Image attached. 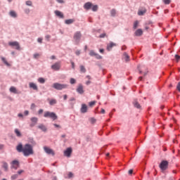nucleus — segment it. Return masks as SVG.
I'll use <instances>...</instances> for the list:
<instances>
[{
	"mask_svg": "<svg viewBox=\"0 0 180 180\" xmlns=\"http://www.w3.org/2000/svg\"><path fill=\"white\" fill-rule=\"evenodd\" d=\"M16 150L18 153H22L25 157H29V155H32L34 153L33 146L29 143L25 144L24 146L22 143H19L16 147Z\"/></svg>",
	"mask_w": 180,
	"mask_h": 180,
	"instance_id": "obj_1",
	"label": "nucleus"
},
{
	"mask_svg": "<svg viewBox=\"0 0 180 180\" xmlns=\"http://www.w3.org/2000/svg\"><path fill=\"white\" fill-rule=\"evenodd\" d=\"M44 117H50V119H52V120H57V119H58V117L56 112H51L49 111H46L44 113Z\"/></svg>",
	"mask_w": 180,
	"mask_h": 180,
	"instance_id": "obj_2",
	"label": "nucleus"
},
{
	"mask_svg": "<svg viewBox=\"0 0 180 180\" xmlns=\"http://www.w3.org/2000/svg\"><path fill=\"white\" fill-rule=\"evenodd\" d=\"M53 88H54V89H57V91H61L63 89H67V88H68V85L60 83H54L53 84Z\"/></svg>",
	"mask_w": 180,
	"mask_h": 180,
	"instance_id": "obj_3",
	"label": "nucleus"
},
{
	"mask_svg": "<svg viewBox=\"0 0 180 180\" xmlns=\"http://www.w3.org/2000/svg\"><path fill=\"white\" fill-rule=\"evenodd\" d=\"M168 161L162 160L159 165V168H160L161 171H167L168 169Z\"/></svg>",
	"mask_w": 180,
	"mask_h": 180,
	"instance_id": "obj_4",
	"label": "nucleus"
},
{
	"mask_svg": "<svg viewBox=\"0 0 180 180\" xmlns=\"http://www.w3.org/2000/svg\"><path fill=\"white\" fill-rule=\"evenodd\" d=\"M51 68L54 70V71H59L60 68H61V62H56L55 64L51 65Z\"/></svg>",
	"mask_w": 180,
	"mask_h": 180,
	"instance_id": "obj_5",
	"label": "nucleus"
},
{
	"mask_svg": "<svg viewBox=\"0 0 180 180\" xmlns=\"http://www.w3.org/2000/svg\"><path fill=\"white\" fill-rule=\"evenodd\" d=\"M81 32H77L75 33L73 39L76 43H79V40H81Z\"/></svg>",
	"mask_w": 180,
	"mask_h": 180,
	"instance_id": "obj_6",
	"label": "nucleus"
},
{
	"mask_svg": "<svg viewBox=\"0 0 180 180\" xmlns=\"http://www.w3.org/2000/svg\"><path fill=\"white\" fill-rule=\"evenodd\" d=\"M8 46L15 47V50H20V45H19V42L18 41L9 42Z\"/></svg>",
	"mask_w": 180,
	"mask_h": 180,
	"instance_id": "obj_7",
	"label": "nucleus"
},
{
	"mask_svg": "<svg viewBox=\"0 0 180 180\" xmlns=\"http://www.w3.org/2000/svg\"><path fill=\"white\" fill-rule=\"evenodd\" d=\"M19 161L18 160H13L11 162V168H13V169H18V168H19Z\"/></svg>",
	"mask_w": 180,
	"mask_h": 180,
	"instance_id": "obj_8",
	"label": "nucleus"
},
{
	"mask_svg": "<svg viewBox=\"0 0 180 180\" xmlns=\"http://www.w3.org/2000/svg\"><path fill=\"white\" fill-rule=\"evenodd\" d=\"M44 150L46 154H49L51 155H54V150H53L51 148H48V147H44Z\"/></svg>",
	"mask_w": 180,
	"mask_h": 180,
	"instance_id": "obj_9",
	"label": "nucleus"
},
{
	"mask_svg": "<svg viewBox=\"0 0 180 180\" xmlns=\"http://www.w3.org/2000/svg\"><path fill=\"white\" fill-rule=\"evenodd\" d=\"M39 119H37V117H34L31 118V122L32 123L30 124V127H34V126H36V124H37V122H38Z\"/></svg>",
	"mask_w": 180,
	"mask_h": 180,
	"instance_id": "obj_10",
	"label": "nucleus"
},
{
	"mask_svg": "<svg viewBox=\"0 0 180 180\" xmlns=\"http://www.w3.org/2000/svg\"><path fill=\"white\" fill-rule=\"evenodd\" d=\"M72 153V149L71 148H68L64 151V155H65V157H71V153Z\"/></svg>",
	"mask_w": 180,
	"mask_h": 180,
	"instance_id": "obj_11",
	"label": "nucleus"
},
{
	"mask_svg": "<svg viewBox=\"0 0 180 180\" xmlns=\"http://www.w3.org/2000/svg\"><path fill=\"white\" fill-rule=\"evenodd\" d=\"M139 70L140 74H142V72H143L144 75H147V72H148V70H147V68H146V66H141V68H139Z\"/></svg>",
	"mask_w": 180,
	"mask_h": 180,
	"instance_id": "obj_12",
	"label": "nucleus"
},
{
	"mask_svg": "<svg viewBox=\"0 0 180 180\" xmlns=\"http://www.w3.org/2000/svg\"><path fill=\"white\" fill-rule=\"evenodd\" d=\"M29 86L30 88H32V89H34V91H38L39 88L37 87V84L33 83V82H30L29 83Z\"/></svg>",
	"mask_w": 180,
	"mask_h": 180,
	"instance_id": "obj_13",
	"label": "nucleus"
},
{
	"mask_svg": "<svg viewBox=\"0 0 180 180\" xmlns=\"http://www.w3.org/2000/svg\"><path fill=\"white\" fill-rule=\"evenodd\" d=\"M54 13L56 16H58V18H60V19H64V14H63V13H61V11H55Z\"/></svg>",
	"mask_w": 180,
	"mask_h": 180,
	"instance_id": "obj_14",
	"label": "nucleus"
},
{
	"mask_svg": "<svg viewBox=\"0 0 180 180\" xmlns=\"http://www.w3.org/2000/svg\"><path fill=\"white\" fill-rule=\"evenodd\" d=\"M86 112H88V106H86L85 104H82L81 108V112L86 113Z\"/></svg>",
	"mask_w": 180,
	"mask_h": 180,
	"instance_id": "obj_15",
	"label": "nucleus"
},
{
	"mask_svg": "<svg viewBox=\"0 0 180 180\" xmlns=\"http://www.w3.org/2000/svg\"><path fill=\"white\" fill-rule=\"evenodd\" d=\"M84 9H86L87 11H89V9H91L92 8V3L87 2L84 6Z\"/></svg>",
	"mask_w": 180,
	"mask_h": 180,
	"instance_id": "obj_16",
	"label": "nucleus"
},
{
	"mask_svg": "<svg viewBox=\"0 0 180 180\" xmlns=\"http://www.w3.org/2000/svg\"><path fill=\"white\" fill-rule=\"evenodd\" d=\"M37 127L42 131H47V127H46V125L43 124H40Z\"/></svg>",
	"mask_w": 180,
	"mask_h": 180,
	"instance_id": "obj_17",
	"label": "nucleus"
},
{
	"mask_svg": "<svg viewBox=\"0 0 180 180\" xmlns=\"http://www.w3.org/2000/svg\"><path fill=\"white\" fill-rule=\"evenodd\" d=\"M77 92H78V94H84V86H82V84H79V86L77 89Z\"/></svg>",
	"mask_w": 180,
	"mask_h": 180,
	"instance_id": "obj_18",
	"label": "nucleus"
},
{
	"mask_svg": "<svg viewBox=\"0 0 180 180\" xmlns=\"http://www.w3.org/2000/svg\"><path fill=\"white\" fill-rule=\"evenodd\" d=\"M115 46H116V44L113 43V42H110L108 46H107V50L108 51H110L112 50V49L113 47H115Z\"/></svg>",
	"mask_w": 180,
	"mask_h": 180,
	"instance_id": "obj_19",
	"label": "nucleus"
},
{
	"mask_svg": "<svg viewBox=\"0 0 180 180\" xmlns=\"http://www.w3.org/2000/svg\"><path fill=\"white\" fill-rule=\"evenodd\" d=\"M133 103L134 108H136V109H141V105H140V103H139V101H137V100H134Z\"/></svg>",
	"mask_w": 180,
	"mask_h": 180,
	"instance_id": "obj_20",
	"label": "nucleus"
},
{
	"mask_svg": "<svg viewBox=\"0 0 180 180\" xmlns=\"http://www.w3.org/2000/svg\"><path fill=\"white\" fill-rule=\"evenodd\" d=\"M135 36H143V30L141 29H138L136 32H135Z\"/></svg>",
	"mask_w": 180,
	"mask_h": 180,
	"instance_id": "obj_21",
	"label": "nucleus"
},
{
	"mask_svg": "<svg viewBox=\"0 0 180 180\" xmlns=\"http://www.w3.org/2000/svg\"><path fill=\"white\" fill-rule=\"evenodd\" d=\"M146 12H147V10H146V8H143V10H139L138 11V15L139 16H143V15H144V13H146Z\"/></svg>",
	"mask_w": 180,
	"mask_h": 180,
	"instance_id": "obj_22",
	"label": "nucleus"
},
{
	"mask_svg": "<svg viewBox=\"0 0 180 180\" xmlns=\"http://www.w3.org/2000/svg\"><path fill=\"white\" fill-rule=\"evenodd\" d=\"M1 60L3 61V63L7 65V67H11V65L9 64V63H8V61L6 60V58L1 57Z\"/></svg>",
	"mask_w": 180,
	"mask_h": 180,
	"instance_id": "obj_23",
	"label": "nucleus"
},
{
	"mask_svg": "<svg viewBox=\"0 0 180 180\" xmlns=\"http://www.w3.org/2000/svg\"><path fill=\"white\" fill-rule=\"evenodd\" d=\"M56 103H57V100H56V98H52L49 100V105H51V106H53V105H56Z\"/></svg>",
	"mask_w": 180,
	"mask_h": 180,
	"instance_id": "obj_24",
	"label": "nucleus"
},
{
	"mask_svg": "<svg viewBox=\"0 0 180 180\" xmlns=\"http://www.w3.org/2000/svg\"><path fill=\"white\" fill-rule=\"evenodd\" d=\"M10 92H12L13 94H18V90L16 89V87L11 86L10 88Z\"/></svg>",
	"mask_w": 180,
	"mask_h": 180,
	"instance_id": "obj_25",
	"label": "nucleus"
},
{
	"mask_svg": "<svg viewBox=\"0 0 180 180\" xmlns=\"http://www.w3.org/2000/svg\"><path fill=\"white\" fill-rule=\"evenodd\" d=\"M9 15L12 18H17V16H18V14H16V12H15L14 11H10Z\"/></svg>",
	"mask_w": 180,
	"mask_h": 180,
	"instance_id": "obj_26",
	"label": "nucleus"
},
{
	"mask_svg": "<svg viewBox=\"0 0 180 180\" xmlns=\"http://www.w3.org/2000/svg\"><path fill=\"white\" fill-rule=\"evenodd\" d=\"M14 131H15V133L17 137H22V134L20 133V131H19V129H15L14 130Z\"/></svg>",
	"mask_w": 180,
	"mask_h": 180,
	"instance_id": "obj_27",
	"label": "nucleus"
},
{
	"mask_svg": "<svg viewBox=\"0 0 180 180\" xmlns=\"http://www.w3.org/2000/svg\"><path fill=\"white\" fill-rule=\"evenodd\" d=\"M73 22H75L74 19H69V20H66L65 21V23L66 25H71V24H72Z\"/></svg>",
	"mask_w": 180,
	"mask_h": 180,
	"instance_id": "obj_28",
	"label": "nucleus"
},
{
	"mask_svg": "<svg viewBox=\"0 0 180 180\" xmlns=\"http://www.w3.org/2000/svg\"><path fill=\"white\" fill-rule=\"evenodd\" d=\"M124 58L127 62L130 61V56H129L127 53H124Z\"/></svg>",
	"mask_w": 180,
	"mask_h": 180,
	"instance_id": "obj_29",
	"label": "nucleus"
},
{
	"mask_svg": "<svg viewBox=\"0 0 180 180\" xmlns=\"http://www.w3.org/2000/svg\"><path fill=\"white\" fill-rule=\"evenodd\" d=\"M91 11H93V12H96V11H98V5H92Z\"/></svg>",
	"mask_w": 180,
	"mask_h": 180,
	"instance_id": "obj_30",
	"label": "nucleus"
},
{
	"mask_svg": "<svg viewBox=\"0 0 180 180\" xmlns=\"http://www.w3.org/2000/svg\"><path fill=\"white\" fill-rule=\"evenodd\" d=\"M38 82H39L40 84H44V82H46V80L43 77H39L38 79Z\"/></svg>",
	"mask_w": 180,
	"mask_h": 180,
	"instance_id": "obj_31",
	"label": "nucleus"
},
{
	"mask_svg": "<svg viewBox=\"0 0 180 180\" xmlns=\"http://www.w3.org/2000/svg\"><path fill=\"white\" fill-rule=\"evenodd\" d=\"M139 20H136L134 22V29H136L137 27H139Z\"/></svg>",
	"mask_w": 180,
	"mask_h": 180,
	"instance_id": "obj_32",
	"label": "nucleus"
},
{
	"mask_svg": "<svg viewBox=\"0 0 180 180\" xmlns=\"http://www.w3.org/2000/svg\"><path fill=\"white\" fill-rule=\"evenodd\" d=\"M80 71L85 73L86 72V69H85V67L84 65H80Z\"/></svg>",
	"mask_w": 180,
	"mask_h": 180,
	"instance_id": "obj_33",
	"label": "nucleus"
},
{
	"mask_svg": "<svg viewBox=\"0 0 180 180\" xmlns=\"http://www.w3.org/2000/svg\"><path fill=\"white\" fill-rule=\"evenodd\" d=\"M110 14H111V16H113V17L116 16V10L115 9H112L110 11Z\"/></svg>",
	"mask_w": 180,
	"mask_h": 180,
	"instance_id": "obj_34",
	"label": "nucleus"
},
{
	"mask_svg": "<svg viewBox=\"0 0 180 180\" xmlns=\"http://www.w3.org/2000/svg\"><path fill=\"white\" fill-rule=\"evenodd\" d=\"M3 168H4L5 171H8V163L4 162L3 163Z\"/></svg>",
	"mask_w": 180,
	"mask_h": 180,
	"instance_id": "obj_35",
	"label": "nucleus"
},
{
	"mask_svg": "<svg viewBox=\"0 0 180 180\" xmlns=\"http://www.w3.org/2000/svg\"><path fill=\"white\" fill-rule=\"evenodd\" d=\"M96 54V53H95V51H92V50L90 51V52H89V56H91V57L95 56Z\"/></svg>",
	"mask_w": 180,
	"mask_h": 180,
	"instance_id": "obj_36",
	"label": "nucleus"
},
{
	"mask_svg": "<svg viewBox=\"0 0 180 180\" xmlns=\"http://www.w3.org/2000/svg\"><path fill=\"white\" fill-rule=\"evenodd\" d=\"M165 5H169L171 4V0H163Z\"/></svg>",
	"mask_w": 180,
	"mask_h": 180,
	"instance_id": "obj_37",
	"label": "nucleus"
},
{
	"mask_svg": "<svg viewBox=\"0 0 180 180\" xmlns=\"http://www.w3.org/2000/svg\"><path fill=\"white\" fill-rule=\"evenodd\" d=\"M96 56V58H97V60L102 59V56L98 53H96V56Z\"/></svg>",
	"mask_w": 180,
	"mask_h": 180,
	"instance_id": "obj_38",
	"label": "nucleus"
},
{
	"mask_svg": "<svg viewBox=\"0 0 180 180\" xmlns=\"http://www.w3.org/2000/svg\"><path fill=\"white\" fill-rule=\"evenodd\" d=\"M175 59H176V62L178 63L180 60V56L175 55Z\"/></svg>",
	"mask_w": 180,
	"mask_h": 180,
	"instance_id": "obj_39",
	"label": "nucleus"
},
{
	"mask_svg": "<svg viewBox=\"0 0 180 180\" xmlns=\"http://www.w3.org/2000/svg\"><path fill=\"white\" fill-rule=\"evenodd\" d=\"M32 1H26V5H27V6H32Z\"/></svg>",
	"mask_w": 180,
	"mask_h": 180,
	"instance_id": "obj_40",
	"label": "nucleus"
},
{
	"mask_svg": "<svg viewBox=\"0 0 180 180\" xmlns=\"http://www.w3.org/2000/svg\"><path fill=\"white\" fill-rule=\"evenodd\" d=\"M95 103H96V101H91L89 105V106L92 107L95 105Z\"/></svg>",
	"mask_w": 180,
	"mask_h": 180,
	"instance_id": "obj_41",
	"label": "nucleus"
},
{
	"mask_svg": "<svg viewBox=\"0 0 180 180\" xmlns=\"http://www.w3.org/2000/svg\"><path fill=\"white\" fill-rule=\"evenodd\" d=\"M75 82H76L75 79H74V78L70 79V84H75Z\"/></svg>",
	"mask_w": 180,
	"mask_h": 180,
	"instance_id": "obj_42",
	"label": "nucleus"
},
{
	"mask_svg": "<svg viewBox=\"0 0 180 180\" xmlns=\"http://www.w3.org/2000/svg\"><path fill=\"white\" fill-rule=\"evenodd\" d=\"M17 178H18V174H14L11 176V179L13 180L17 179Z\"/></svg>",
	"mask_w": 180,
	"mask_h": 180,
	"instance_id": "obj_43",
	"label": "nucleus"
},
{
	"mask_svg": "<svg viewBox=\"0 0 180 180\" xmlns=\"http://www.w3.org/2000/svg\"><path fill=\"white\" fill-rule=\"evenodd\" d=\"M90 122L91 123L94 124L95 122H96V120H95V118H90Z\"/></svg>",
	"mask_w": 180,
	"mask_h": 180,
	"instance_id": "obj_44",
	"label": "nucleus"
},
{
	"mask_svg": "<svg viewBox=\"0 0 180 180\" xmlns=\"http://www.w3.org/2000/svg\"><path fill=\"white\" fill-rule=\"evenodd\" d=\"M38 57H40V54H39V53H34V58H38Z\"/></svg>",
	"mask_w": 180,
	"mask_h": 180,
	"instance_id": "obj_45",
	"label": "nucleus"
},
{
	"mask_svg": "<svg viewBox=\"0 0 180 180\" xmlns=\"http://www.w3.org/2000/svg\"><path fill=\"white\" fill-rule=\"evenodd\" d=\"M72 176H74V174H72V172H69L68 178H72Z\"/></svg>",
	"mask_w": 180,
	"mask_h": 180,
	"instance_id": "obj_46",
	"label": "nucleus"
},
{
	"mask_svg": "<svg viewBox=\"0 0 180 180\" xmlns=\"http://www.w3.org/2000/svg\"><path fill=\"white\" fill-rule=\"evenodd\" d=\"M105 36H106V34H105V33L101 34L100 35V38H101V39H103V37H105Z\"/></svg>",
	"mask_w": 180,
	"mask_h": 180,
	"instance_id": "obj_47",
	"label": "nucleus"
},
{
	"mask_svg": "<svg viewBox=\"0 0 180 180\" xmlns=\"http://www.w3.org/2000/svg\"><path fill=\"white\" fill-rule=\"evenodd\" d=\"M53 126L58 129H61V126L57 124H53Z\"/></svg>",
	"mask_w": 180,
	"mask_h": 180,
	"instance_id": "obj_48",
	"label": "nucleus"
},
{
	"mask_svg": "<svg viewBox=\"0 0 180 180\" xmlns=\"http://www.w3.org/2000/svg\"><path fill=\"white\" fill-rule=\"evenodd\" d=\"M51 37V36H50V35H46V37H45V39H46V40L49 41V40H50V38Z\"/></svg>",
	"mask_w": 180,
	"mask_h": 180,
	"instance_id": "obj_49",
	"label": "nucleus"
},
{
	"mask_svg": "<svg viewBox=\"0 0 180 180\" xmlns=\"http://www.w3.org/2000/svg\"><path fill=\"white\" fill-rule=\"evenodd\" d=\"M37 41H38V43H42L43 38H38Z\"/></svg>",
	"mask_w": 180,
	"mask_h": 180,
	"instance_id": "obj_50",
	"label": "nucleus"
},
{
	"mask_svg": "<svg viewBox=\"0 0 180 180\" xmlns=\"http://www.w3.org/2000/svg\"><path fill=\"white\" fill-rule=\"evenodd\" d=\"M128 174L129 175H131L133 174V169H129Z\"/></svg>",
	"mask_w": 180,
	"mask_h": 180,
	"instance_id": "obj_51",
	"label": "nucleus"
},
{
	"mask_svg": "<svg viewBox=\"0 0 180 180\" xmlns=\"http://www.w3.org/2000/svg\"><path fill=\"white\" fill-rule=\"evenodd\" d=\"M43 112H44L43 109H40V110H39L38 113H39V115H41V113H43Z\"/></svg>",
	"mask_w": 180,
	"mask_h": 180,
	"instance_id": "obj_52",
	"label": "nucleus"
},
{
	"mask_svg": "<svg viewBox=\"0 0 180 180\" xmlns=\"http://www.w3.org/2000/svg\"><path fill=\"white\" fill-rule=\"evenodd\" d=\"M34 108H36V105L34 103H32L31 105V109H34Z\"/></svg>",
	"mask_w": 180,
	"mask_h": 180,
	"instance_id": "obj_53",
	"label": "nucleus"
},
{
	"mask_svg": "<svg viewBox=\"0 0 180 180\" xmlns=\"http://www.w3.org/2000/svg\"><path fill=\"white\" fill-rule=\"evenodd\" d=\"M57 2H58V4H64V1L63 0H56Z\"/></svg>",
	"mask_w": 180,
	"mask_h": 180,
	"instance_id": "obj_54",
	"label": "nucleus"
},
{
	"mask_svg": "<svg viewBox=\"0 0 180 180\" xmlns=\"http://www.w3.org/2000/svg\"><path fill=\"white\" fill-rule=\"evenodd\" d=\"M71 64H72V68H75V63H74V62H71Z\"/></svg>",
	"mask_w": 180,
	"mask_h": 180,
	"instance_id": "obj_55",
	"label": "nucleus"
},
{
	"mask_svg": "<svg viewBox=\"0 0 180 180\" xmlns=\"http://www.w3.org/2000/svg\"><path fill=\"white\" fill-rule=\"evenodd\" d=\"M176 89L180 91V82L178 83Z\"/></svg>",
	"mask_w": 180,
	"mask_h": 180,
	"instance_id": "obj_56",
	"label": "nucleus"
},
{
	"mask_svg": "<svg viewBox=\"0 0 180 180\" xmlns=\"http://www.w3.org/2000/svg\"><path fill=\"white\" fill-rule=\"evenodd\" d=\"M67 98H68V96H67V94H65V95L63 96V99H64V101H67Z\"/></svg>",
	"mask_w": 180,
	"mask_h": 180,
	"instance_id": "obj_57",
	"label": "nucleus"
},
{
	"mask_svg": "<svg viewBox=\"0 0 180 180\" xmlns=\"http://www.w3.org/2000/svg\"><path fill=\"white\" fill-rule=\"evenodd\" d=\"M18 175H20L21 174H23V170H19L18 172Z\"/></svg>",
	"mask_w": 180,
	"mask_h": 180,
	"instance_id": "obj_58",
	"label": "nucleus"
},
{
	"mask_svg": "<svg viewBox=\"0 0 180 180\" xmlns=\"http://www.w3.org/2000/svg\"><path fill=\"white\" fill-rule=\"evenodd\" d=\"M101 113H102L103 115H105V109L101 108Z\"/></svg>",
	"mask_w": 180,
	"mask_h": 180,
	"instance_id": "obj_59",
	"label": "nucleus"
},
{
	"mask_svg": "<svg viewBox=\"0 0 180 180\" xmlns=\"http://www.w3.org/2000/svg\"><path fill=\"white\" fill-rule=\"evenodd\" d=\"M24 114L25 115V116H27V115H29V112L27 110H25L24 112Z\"/></svg>",
	"mask_w": 180,
	"mask_h": 180,
	"instance_id": "obj_60",
	"label": "nucleus"
},
{
	"mask_svg": "<svg viewBox=\"0 0 180 180\" xmlns=\"http://www.w3.org/2000/svg\"><path fill=\"white\" fill-rule=\"evenodd\" d=\"M70 102H72L73 101H75V98L72 97V98H70Z\"/></svg>",
	"mask_w": 180,
	"mask_h": 180,
	"instance_id": "obj_61",
	"label": "nucleus"
},
{
	"mask_svg": "<svg viewBox=\"0 0 180 180\" xmlns=\"http://www.w3.org/2000/svg\"><path fill=\"white\" fill-rule=\"evenodd\" d=\"M89 84H91V81H87V82H86V85H89Z\"/></svg>",
	"mask_w": 180,
	"mask_h": 180,
	"instance_id": "obj_62",
	"label": "nucleus"
},
{
	"mask_svg": "<svg viewBox=\"0 0 180 180\" xmlns=\"http://www.w3.org/2000/svg\"><path fill=\"white\" fill-rule=\"evenodd\" d=\"M30 9L25 10V13H30Z\"/></svg>",
	"mask_w": 180,
	"mask_h": 180,
	"instance_id": "obj_63",
	"label": "nucleus"
},
{
	"mask_svg": "<svg viewBox=\"0 0 180 180\" xmlns=\"http://www.w3.org/2000/svg\"><path fill=\"white\" fill-rule=\"evenodd\" d=\"M100 53H101L103 54V53H104L105 50L104 49H100Z\"/></svg>",
	"mask_w": 180,
	"mask_h": 180,
	"instance_id": "obj_64",
	"label": "nucleus"
}]
</instances>
